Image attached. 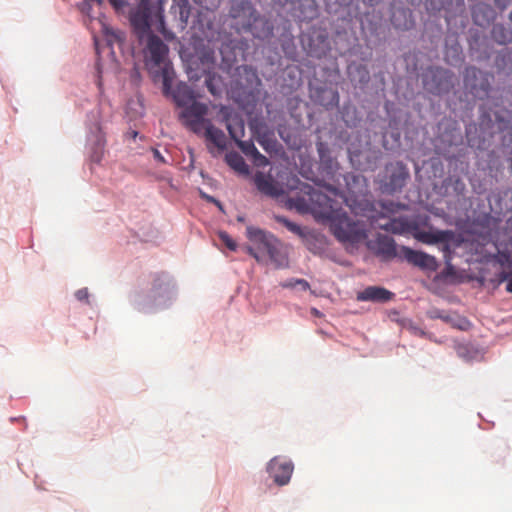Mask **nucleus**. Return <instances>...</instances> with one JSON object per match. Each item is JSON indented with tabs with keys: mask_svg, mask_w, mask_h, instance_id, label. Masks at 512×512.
Instances as JSON below:
<instances>
[{
	"mask_svg": "<svg viewBox=\"0 0 512 512\" xmlns=\"http://www.w3.org/2000/svg\"><path fill=\"white\" fill-rule=\"evenodd\" d=\"M247 237L253 243L248 247V252L258 262L267 256L276 268H284L288 265L287 254L282 244L272 234L253 226L247 227Z\"/></svg>",
	"mask_w": 512,
	"mask_h": 512,
	"instance_id": "nucleus-1",
	"label": "nucleus"
},
{
	"mask_svg": "<svg viewBox=\"0 0 512 512\" xmlns=\"http://www.w3.org/2000/svg\"><path fill=\"white\" fill-rule=\"evenodd\" d=\"M173 99L177 106L182 108L179 114L182 124L193 133L200 135L203 117L209 111L208 105L196 101L193 90L185 83L177 85L173 92Z\"/></svg>",
	"mask_w": 512,
	"mask_h": 512,
	"instance_id": "nucleus-2",
	"label": "nucleus"
},
{
	"mask_svg": "<svg viewBox=\"0 0 512 512\" xmlns=\"http://www.w3.org/2000/svg\"><path fill=\"white\" fill-rule=\"evenodd\" d=\"M229 14L233 19L238 20L239 29L250 32L255 38L265 40L273 35L271 23L261 17L248 0L234 1Z\"/></svg>",
	"mask_w": 512,
	"mask_h": 512,
	"instance_id": "nucleus-3",
	"label": "nucleus"
},
{
	"mask_svg": "<svg viewBox=\"0 0 512 512\" xmlns=\"http://www.w3.org/2000/svg\"><path fill=\"white\" fill-rule=\"evenodd\" d=\"M144 48L145 63L149 69L159 68L163 78V91L168 94L172 86L173 70L167 60L169 48L160 37L152 34L145 37Z\"/></svg>",
	"mask_w": 512,
	"mask_h": 512,
	"instance_id": "nucleus-4",
	"label": "nucleus"
},
{
	"mask_svg": "<svg viewBox=\"0 0 512 512\" xmlns=\"http://www.w3.org/2000/svg\"><path fill=\"white\" fill-rule=\"evenodd\" d=\"M330 230L342 243H358L366 237L363 225L349 218L346 213L335 212L330 218Z\"/></svg>",
	"mask_w": 512,
	"mask_h": 512,
	"instance_id": "nucleus-5",
	"label": "nucleus"
},
{
	"mask_svg": "<svg viewBox=\"0 0 512 512\" xmlns=\"http://www.w3.org/2000/svg\"><path fill=\"white\" fill-rule=\"evenodd\" d=\"M151 15L152 8L149 0H139L137 8L130 15L133 31L140 43L144 41L145 37L152 35Z\"/></svg>",
	"mask_w": 512,
	"mask_h": 512,
	"instance_id": "nucleus-6",
	"label": "nucleus"
},
{
	"mask_svg": "<svg viewBox=\"0 0 512 512\" xmlns=\"http://www.w3.org/2000/svg\"><path fill=\"white\" fill-rule=\"evenodd\" d=\"M304 193L309 196L311 207L315 208V211H312L315 217L329 219L335 214V212L332 211V200L326 194L311 186H305Z\"/></svg>",
	"mask_w": 512,
	"mask_h": 512,
	"instance_id": "nucleus-7",
	"label": "nucleus"
},
{
	"mask_svg": "<svg viewBox=\"0 0 512 512\" xmlns=\"http://www.w3.org/2000/svg\"><path fill=\"white\" fill-rule=\"evenodd\" d=\"M268 472L278 485H286L293 472V464L289 460L274 457L268 464Z\"/></svg>",
	"mask_w": 512,
	"mask_h": 512,
	"instance_id": "nucleus-8",
	"label": "nucleus"
},
{
	"mask_svg": "<svg viewBox=\"0 0 512 512\" xmlns=\"http://www.w3.org/2000/svg\"><path fill=\"white\" fill-rule=\"evenodd\" d=\"M483 73L476 67H467L464 74V85L470 92L479 98H483L487 95L490 84L487 79H482L480 83H476L479 77L482 78Z\"/></svg>",
	"mask_w": 512,
	"mask_h": 512,
	"instance_id": "nucleus-9",
	"label": "nucleus"
},
{
	"mask_svg": "<svg viewBox=\"0 0 512 512\" xmlns=\"http://www.w3.org/2000/svg\"><path fill=\"white\" fill-rule=\"evenodd\" d=\"M404 258L411 264L422 269L435 271L438 268L437 261L434 256L421 251H415L408 247L401 249Z\"/></svg>",
	"mask_w": 512,
	"mask_h": 512,
	"instance_id": "nucleus-10",
	"label": "nucleus"
},
{
	"mask_svg": "<svg viewBox=\"0 0 512 512\" xmlns=\"http://www.w3.org/2000/svg\"><path fill=\"white\" fill-rule=\"evenodd\" d=\"M433 79L438 80V83H424L426 89L433 94L439 95L448 92L454 85L453 74L443 68H436L433 71Z\"/></svg>",
	"mask_w": 512,
	"mask_h": 512,
	"instance_id": "nucleus-11",
	"label": "nucleus"
},
{
	"mask_svg": "<svg viewBox=\"0 0 512 512\" xmlns=\"http://www.w3.org/2000/svg\"><path fill=\"white\" fill-rule=\"evenodd\" d=\"M387 171L390 173L387 190L389 192H395L402 189L409 177L406 166L401 162H396L387 167Z\"/></svg>",
	"mask_w": 512,
	"mask_h": 512,
	"instance_id": "nucleus-12",
	"label": "nucleus"
},
{
	"mask_svg": "<svg viewBox=\"0 0 512 512\" xmlns=\"http://www.w3.org/2000/svg\"><path fill=\"white\" fill-rule=\"evenodd\" d=\"M254 183L257 189L266 196L277 198L284 193L283 188L270 175H265L262 172L255 174Z\"/></svg>",
	"mask_w": 512,
	"mask_h": 512,
	"instance_id": "nucleus-13",
	"label": "nucleus"
},
{
	"mask_svg": "<svg viewBox=\"0 0 512 512\" xmlns=\"http://www.w3.org/2000/svg\"><path fill=\"white\" fill-rule=\"evenodd\" d=\"M394 293L386 288L379 286H368L364 290L357 293L358 301H369L375 303H386L392 300Z\"/></svg>",
	"mask_w": 512,
	"mask_h": 512,
	"instance_id": "nucleus-14",
	"label": "nucleus"
},
{
	"mask_svg": "<svg viewBox=\"0 0 512 512\" xmlns=\"http://www.w3.org/2000/svg\"><path fill=\"white\" fill-rule=\"evenodd\" d=\"M203 117V122L201 124V133L204 134L206 140L210 143H212L215 147H217L219 150L226 149V136L224 132L216 128L211 120Z\"/></svg>",
	"mask_w": 512,
	"mask_h": 512,
	"instance_id": "nucleus-15",
	"label": "nucleus"
},
{
	"mask_svg": "<svg viewBox=\"0 0 512 512\" xmlns=\"http://www.w3.org/2000/svg\"><path fill=\"white\" fill-rule=\"evenodd\" d=\"M370 248L384 260H390L397 256L395 241L387 235H378L375 241L371 242Z\"/></svg>",
	"mask_w": 512,
	"mask_h": 512,
	"instance_id": "nucleus-16",
	"label": "nucleus"
},
{
	"mask_svg": "<svg viewBox=\"0 0 512 512\" xmlns=\"http://www.w3.org/2000/svg\"><path fill=\"white\" fill-rule=\"evenodd\" d=\"M414 237L425 244L443 243L444 251L449 252L447 243L453 238V233L451 231H437L435 233L418 231L414 234Z\"/></svg>",
	"mask_w": 512,
	"mask_h": 512,
	"instance_id": "nucleus-17",
	"label": "nucleus"
},
{
	"mask_svg": "<svg viewBox=\"0 0 512 512\" xmlns=\"http://www.w3.org/2000/svg\"><path fill=\"white\" fill-rule=\"evenodd\" d=\"M224 120L226 123V128L229 132L230 137L234 141H238L242 139L245 134V124L243 119L238 115H230L226 114L224 116Z\"/></svg>",
	"mask_w": 512,
	"mask_h": 512,
	"instance_id": "nucleus-18",
	"label": "nucleus"
},
{
	"mask_svg": "<svg viewBox=\"0 0 512 512\" xmlns=\"http://www.w3.org/2000/svg\"><path fill=\"white\" fill-rule=\"evenodd\" d=\"M276 221L283 226H285L290 232L298 235L299 237L303 238L305 240V244L307 248L313 252H315L314 248L312 247L311 239H315L316 237L314 235H311L310 233H307L301 226L298 224L290 221L284 216H276Z\"/></svg>",
	"mask_w": 512,
	"mask_h": 512,
	"instance_id": "nucleus-19",
	"label": "nucleus"
},
{
	"mask_svg": "<svg viewBox=\"0 0 512 512\" xmlns=\"http://www.w3.org/2000/svg\"><path fill=\"white\" fill-rule=\"evenodd\" d=\"M152 291L155 295H161L167 292L171 285L170 277L165 273L152 274Z\"/></svg>",
	"mask_w": 512,
	"mask_h": 512,
	"instance_id": "nucleus-20",
	"label": "nucleus"
},
{
	"mask_svg": "<svg viewBox=\"0 0 512 512\" xmlns=\"http://www.w3.org/2000/svg\"><path fill=\"white\" fill-rule=\"evenodd\" d=\"M288 206L296 209L300 213H311L315 208L311 207L310 198L305 193L303 196L291 197L288 199Z\"/></svg>",
	"mask_w": 512,
	"mask_h": 512,
	"instance_id": "nucleus-21",
	"label": "nucleus"
},
{
	"mask_svg": "<svg viewBox=\"0 0 512 512\" xmlns=\"http://www.w3.org/2000/svg\"><path fill=\"white\" fill-rule=\"evenodd\" d=\"M472 15L475 24L485 26L493 18L494 11L487 6L479 5L473 9Z\"/></svg>",
	"mask_w": 512,
	"mask_h": 512,
	"instance_id": "nucleus-22",
	"label": "nucleus"
},
{
	"mask_svg": "<svg viewBox=\"0 0 512 512\" xmlns=\"http://www.w3.org/2000/svg\"><path fill=\"white\" fill-rule=\"evenodd\" d=\"M491 36L494 41L502 45L512 42V30L502 24H495L493 26Z\"/></svg>",
	"mask_w": 512,
	"mask_h": 512,
	"instance_id": "nucleus-23",
	"label": "nucleus"
},
{
	"mask_svg": "<svg viewBox=\"0 0 512 512\" xmlns=\"http://www.w3.org/2000/svg\"><path fill=\"white\" fill-rule=\"evenodd\" d=\"M227 164L234 169L235 171L242 173V174H248L249 168L246 162L244 161L243 157L238 154L237 152H230L225 157Z\"/></svg>",
	"mask_w": 512,
	"mask_h": 512,
	"instance_id": "nucleus-24",
	"label": "nucleus"
},
{
	"mask_svg": "<svg viewBox=\"0 0 512 512\" xmlns=\"http://www.w3.org/2000/svg\"><path fill=\"white\" fill-rule=\"evenodd\" d=\"M385 229L395 234L410 232L411 225L404 219H393L385 225Z\"/></svg>",
	"mask_w": 512,
	"mask_h": 512,
	"instance_id": "nucleus-25",
	"label": "nucleus"
},
{
	"mask_svg": "<svg viewBox=\"0 0 512 512\" xmlns=\"http://www.w3.org/2000/svg\"><path fill=\"white\" fill-rule=\"evenodd\" d=\"M407 15H411L410 11L399 10L392 14L391 21L396 28L408 29L410 27V20H407Z\"/></svg>",
	"mask_w": 512,
	"mask_h": 512,
	"instance_id": "nucleus-26",
	"label": "nucleus"
},
{
	"mask_svg": "<svg viewBox=\"0 0 512 512\" xmlns=\"http://www.w3.org/2000/svg\"><path fill=\"white\" fill-rule=\"evenodd\" d=\"M237 146L240 148V150L248 157H252L254 153H257V148L255 147L253 141H243L242 139H239L238 141H235Z\"/></svg>",
	"mask_w": 512,
	"mask_h": 512,
	"instance_id": "nucleus-27",
	"label": "nucleus"
},
{
	"mask_svg": "<svg viewBox=\"0 0 512 512\" xmlns=\"http://www.w3.org/2000/svg\"><path fill=\"white\" fill-rule=\"evenodd\" d=\"M219 238L221 239L222 243L230 250L234 251L236 250L237 244L236 242L228 235L226 232H220Z\"/></svg>",
	"mask_w": 512,
	"mask_h": 512,
	"instance_id": "nucleus-28",
	"label": "nucleus"
},
{
	"mask_svg": "<svg viewBox=\"0 0 512 512\" xmlns=\"http://www.w3.org/2000/svg\"><path fill=\"white\" fill-rule=\"evenodd\" d=\"M250 158L252 159L254 165L258 167H265L269 164L268 158L262 155L258 150L257 153H254V155Z\"/></svg>",
	"mask_w": 512,
	"mask_h": 512,
	"instance_id": "nucleus-29",
	"label": "nucleus"
},
{
	"mask_svg": "<svg viewBox=\"0 0 512 512\" xmlns=\"http://www.w3.org/2000/svg\"><path fill=\"white\" fill-rule=\"evenodd\" d=\"M499 281H505L507 282L506 290L510 293H512V271L510 272H502L499 275Z\"/></svg>",
	"mask_w": 512,
	"mask_h": 512,
	"instance_id": "nucleus-30",
	"label": "nucleus"
},
{
	"mask_svg": "<svg viewBox=\"0 0 512 512\" xmlns=\"http://www.w3.org/2000/svg\"><path fill=\"white\" fill-rule=\"evenodd\" d=\"M108 2L117 11L123 10L127 6V0H108Z\"/></svg>",
	"mask_w": 512,
	"mask_h": 512,
	"instance_id": "nucleus-31",
	"label": "nucleus"
},
{
	"mask_svg": "<svg viewBox=\"0 0 512 512\" xmlns=\"http://www.w3.org/2000/svg\"><path fill=\"white\" fill-rule=\"evenodd\" d=\"M75 297L79 301H88L89 298V292L87 288H82L76 291Z\"/></svg>",
	"mask_w": 512,
	"mask_h": 512,
	"instance_id": "nucleus-32",
	"label": "nucleus"
},
{
	"mask_svg": "<svg viewBox=\"0 0 512 512\" xmlns=\"http://www.w3.org/2000/svg\"><path fill=\"white\" fill-rule=\"evenodd\" d=\"M151 151H152L153 157L156 161H158L162 164L167 163V160L165 159V157L161 154V152L158 149L152 148Z\"/></svg>",
	"mask_w": 512,
	"mask_h": 512,
	"instance_id": "nucleus-33",
	"label": "nucleus"
},
{
	"mask_svg": "<svg viewBox=\"0 0 512 512\" xmlns=\"http://www.w3.org/2000/svg\"><path fill=\"white\" fill-rule=\"evenodd\" d=\"M295 284L301 286L303 290H308L310 288L309 283L304 279H298L295 281Z\"/></svg>",
	"mask_w": 512,
	"mask_h": 512,
	"instance_id": "nucleus-34",
	"label": "nucleus"
},
{
	"mask_svg": "<svg viewBox=\"0 0 512 512\" xmlns=\"http://www.w3.org/2000/svg\"><path fill=\"white\" fill-rule=\"evenodd\" d=\"M470 326V322L466 319L461 320V324L458 325V328L461 330H465Z\"/></svg>",
	"mask_w": 512,
	"mask_h": 512,
	"instance_id": "nucleus-35",
	"label": "nucleus"
},
{
	"mask_svg": "<svg viewBox=\"0 0 512 512\" xmlns=\"http://www.w3.org/2000/svg\"><path fill=\"white\" fill-rule=\"evenodd\" d=\"M111 35L115 38L116 41H118V42L123 41L122 33H120V32H118V33L113 32Z\"/></svg>",
	"mask_w": 512,
	"mask_h": 512,
	"instance_id": "nucleus-36",
	"label": "nucleus"
},
{
	"mask_svg": "<svg viewBox=\"0 0 512 512\" xmlns=\"http://www.w3.org/2000/svg\"><path fill=\"white\" fill-rule=\"evenodd\" d=\"M206 83H207V86H208V88H209L210 92H211L212 94H215V91H214L213 87L211 86L212 79H211V78L207 79V80H206Z\"/></svg>",
	"mask_w": 512,
	"mask_h": 512,
	"instance_id": "nucleus-37",
	"label": "nucleus"
},
{
	"mask_svg": "<svg viewBox=\"0 0 512 512\" xmlns=\"http://www.w3.org/2000/svg\"><path fill=\"white\" fill-rule=\"evenodd\" d=\"M207 199H208L209 201H211V202L216 203V204H217V206L221 209V204H220V202H218L215 198L210 197V196H207Z\"/></svg>",
	"mask_w": 512,
	"mask_h": 512,
	"instance_id": "nucleus-38",
	"label": "nucleus"
},
{
	"mask_svg": "<svg viewBox=\"0 0 512 512\" xmlns=\"http://www.w3.org/2000/svg\"><path fill=\"white\" fill-rule=\"evenodd\" d=\"M96 143H101L102 145L105 143V139H104L103 135L100 134L97 137Z\"/></svg>",
	"mask_w": 512,
	"mask_h": 512,
	"instance_id": "nucleus-39",
	"label": "nucleus"
},
{
	"mask_svg": "<svg viewBox=\"0 0 512 512\" xmlns=\"http://www.w3.org/2000/svg\"><path fill=\"white\" fill-rule=\"evenodd\" d=\"M452 50H453V52H454L457 56H459V55H460V53H461V49H460V47H459V46H457V47H453V48H452Z\"/></svg>",
	"mask_w": 512,
	"mask_h": 512,
	"instance_id": "nucleus-40",
	"label": "nucleus"
},
{
	"mask_svg": "<svg viewBox=\"0 0 512 512\" xmlns=\"http://www.w3.org/2000/svg\"><path fill=\"white\" fill-rule=\"evenodd\" d=\"M207 59L211 60L212 62L214 61L213 52L211 53V56L210 54L207 55Z\"/></svg>",
	"mask_w": 512,
	"mask_h": 512,
	"instance_id": "nucleus-41",
	"label": "nucleus"
},
{
	"mask_svg": "<svg viewBox=\"0 0 512 512\" xmlns=\"http://www.w3.org/2000/svg\"><path fill=\"white\" fill-rule=\"evenodd\" d=\"M130 134H131V137H133V138H135L138 135V133L136 131H132Z\"/></svg>",
	"mask_w": 512,
	"mask_h": 512,
	"instance_id": "nucleus-42",
	"label": "nucleus"
},
{
	"mask_svg": "<svg viewBox=\"0 0 512 512\" xmlns=\"http://www.w3.org/2000/svg\"><path fill=\"white\" fill-rule=\"evenodd\" d=\"M238 221L243 222L244 218L243 217H238Z\"/></svg>",
	"mask_w": 512,
	"mask_h": 512,
	"instance_id": "nucleus-43",
	"label": "nucleus"
},
{
	"mask_svg": "<svg viewBox=\"0 0 512 512\" xmlns=\"http://www.w3.org/2000/svg\"><path fill=\"white\" fill-rule=\"evenodd\" d=\"M443 319L448 322L449 321V317H443Z\"/></svg>",
	"mask_w": 512,
	"mask_h": 512,
	"instance_id": "nucleus-44",
	"label": "nucleus"
},
{
	"mask_svg": "<svg viewBox=\"0 0 512 512\" xmlns=\"http://www.w3.org/2000/svg\"><path fill=\"white\" fill-rule=\"evenodd\" d=\"M510 20L512 21V10H511V13H510Z\"/></svg>",
	"mask_w": 512,
	"mask_h": 512,
	"instance_id": "nucleus-45",
	"label": "nucleus"
}]
</instances>
